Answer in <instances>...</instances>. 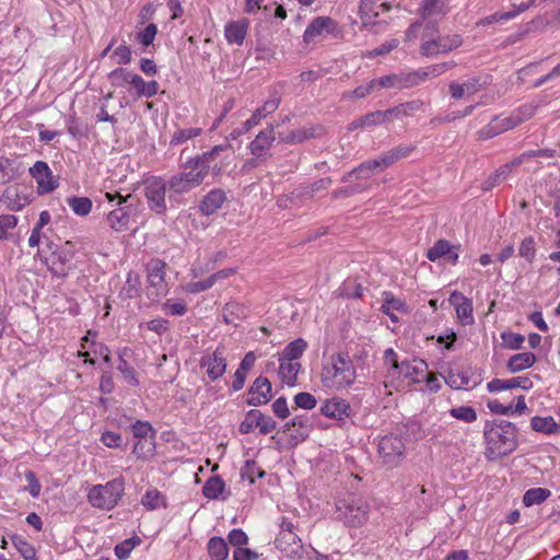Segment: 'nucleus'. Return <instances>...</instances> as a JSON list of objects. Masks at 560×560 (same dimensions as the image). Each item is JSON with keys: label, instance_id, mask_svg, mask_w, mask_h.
<instances>
[{"label": "nucleus", "instance_id": "obj_1", "mask_svg": "<svg viewBox=\"0 0 560 560\" xmlns=\"http://www.w3.org/2000/svg\"><path fill=\"white\" fill-rule=\"evenodd\" d=\"M517 429L509 421L487 422L483 436L487 444L485 455L488 460L511 454L517 447Z\"/></svg>", "mask_w": 560, "mask_h": 560}, {"label": "nucleus", "instance_id": "obj_2", "mask_svg": "<svg viewBox=\"0 0 560 560\" xmlns=\"http://www.w3.org/2000/svg\"><path fill=\"white\" fill-rule=\"evenodd\" d=\"M105 199L114 203L115 208L107 214V223L116 232H124L130 229L131 222H137L141 209V202L135 195H120L118 191L105 192Z\"/></svg>", "mask_w": 560, "mask_h": 560}, {"label": "nucleus", "instance_id": "obj_3", "mask_svg": "<svg viewBox=\"0 0 560 560\" xmlns=\"http://www.w3.org/2000/svg\"><path fill=\"white\" fill-rule=\"evenodd\" d=\"M355 377V368L348 352L331 354L320 374L323 385L336 389L349 387Z\"/></svg>", "mask_w": 560, "mask_h": 560}, {"label": "nucleus", "instance_id": "obj_4", "mask_svg": "<svg viewBox=\"0 0 560 560\" xmlns=\"http://www.w3.org/2000/svg\"><path fill=\"white\" fill-rule=\"evenodd\" d=\"M125 492L122 478H115L104 485L92 486L86 494L88 502L95 509L103 511L113 510Z\"/></svg>", "mask_w": 560, "mask_h": 560}, {"label": "nucleus", "instance_id": "obj_5", "mask_svg": "<svg viewBox=\"0 0 560 560\" xmlns=\"http://www.w3.org/2000/svg\"><path fill=\"white\" fill-rule=\"evenodd\" d=\"M50 254L45 256L44 262L48 270L56 277L65 278L73 268L74 246L71 242H66L58 246L49 242L47 244Z\"/></svg>", "mask_w": 560, "mask_h": 560}, {"label": "nucleus", "instance_id": "obj_6", "mask_svg": "<svg viewBox=\"0 0 560 560\" xmlns=\"http://www.w3.org/2000/svg\"><path fill=\"white\" fill-rule=\"evenodd\" d=\"M436 32L438 30L434 24H427L425 33L422 37V43L420 46V54L423 57H434L440 54H447L462 46L463 39L458 34L438 36L436 38L425 39L427 36Z\"/></svg>", "mask_w": 560, "mask_h": 560}, {"label": "nucleus", "instance_id": "obj_7", "mask_svg": "<svg viewBox=\"0 0 560 560\" xmlns=\"http://www.w3.org/2000/svg\"><path fill=\"white\" fill-rule=\"evenodd\" d=\"M168 189L166 180L159 176H151L143 183L144 196L149 208L156 214H163L167 210L166 191Z\"/></svg>", "mask_w": 560, "mask_h": 560}, {"label": "nucleus", "instance_id": "obj_8", "mask_svg": "<svg viewBox=\"0 0 560 560\" xmlns=\"http://www.w3.org/2000/svg\"><path fill=\"white\" fill-rule=\"evenodd\" d=\"M368 504L361 500H343L337 503V517L348 526L362 525L368 518Z\"/></svg>", "mask_w": 560, "mask_h": 560}, {"label": "nucleus", "instance_id": "obj_9", "mask_svg": "<svg viewBox=\"0 0 560 560\" xmlns=\"http://www.w3.org/2000/svg\"><path fill=\"white\" fill-rule=\"evenodd\" d=\"M377 452L384 465L389 467L397 466L405 452L404 441L396 435L383 436L378 441Z\"/></svg>", "mask_w": 560, "mask_h": 560}, {"label": "nucleus", "instance_id": "obj_10", "mask_svg": "<svg viewBox=\"0 0 560 560\" xmlns=\"http://www.w3.org/2000/svg\"><path fill=\"white\" fill-rule=\"evenodd\" d=\"M276 548L292 560H302L307 556L301 538L295 533H279L275 540Z\"/></svg>", "mask_w": 560, "mask_h": 560}, {"label": "nucleus", "instance_id": "obj_11", "mask_svg": "<svg viewBox=\"0 0 560 560\" xmlns=\"http://www.w3.org/2000/svg\"><path fill=\"white\" fill-rule=\"evenodd\" d=\"M341 31L338 23L329 16H317L306 27L304 32V42L311 43L322 35H331L338 37Z\"/></svg>", "mask_w": 560, "mask_h": 560}, {"label": "nucleus", "instance_id": "obj_12", "mask_svg": "<svg viewBox=\"0 0 560 560\" xmlns=\"http://www.w3.org/2000/svg\"><path fill=\"white\" fill-rule=\"evenodd\" d=\"M31 176L37 183L38 194H48L58 187V179L52 175L48 164L44 161H37L30 167Z\"/></svg>", "mask_w": 560, "mask_h": 560}, {"label": "nucleus", "instance_id": "obj_13", "mask_svg": "<svg viewBox=\"0 0 560 560\" xmlns=\"http://www.w3.org/2000/svg\"><path fill=\"white\" fill-rule=\"evenodd\" d=\"M166 262L161 259H152L147 265V276L150 288L154 289L152 294L156 298L165 295L167 292L165 283Z\"/></svg>", "mask_w": 560, "mask_h": 560}, {"label": "nucleus", "instance_id": "obj_14", "mask_svg": "<svg viewBox=\"0 0 560 560\" xmlns=\"http://www.w3.org/2000/svg\"><path fill=\"white\" fill-rule=\"evenodd\" d=\"M275 141V128L272 125H268L248 144V150L252 155H258V158L268 161L271 158L270 149Z\"/></svg>", "mask_w": 560, "mask_h": 560}, {"label": "nucleus", "instance_id": "obj_15", "mask_svg": "<svg viewBox=\"0 0 560 560\" xmlns=\"http://www.w3.org/2000/svg\"><path fill=\"white\" fill-rule=\"evenodd\" d=\"M0 201L11 211H20L30 205L31 198L25 187L11 185L3 190Z\"/></svg>", "mask_w": 560, "mask_h": 560}, {"label": "nucleus", "instance_id": "obj_16", "mask_svg": "<svg viewBox=\"0 0 560 560\" xmlns=\"http://www.w3.org/2000/svg\"><path fill=\"white\" fill-rule=\"evenodd\" d=\"M523 121L518 114H513L509 117H494L479 133L482 139H490L506 130L513 129Z\"/></svg>", "mask_w": 560, "mask_h": 560}, {"label": "nucleus", "instance_id": "obj_17", "mask_svg": "<svg viewBox=\"0 0 560 560\" xmlns=\"http://www.w3.org/2000/svg\"><path fill=\"white\" fill-rule=\"evenodd\" d=\"M200 366L207 369V374L212 381L220 378L226 370L224 351L217 348L211 354L203 355L200 360Z\"/></svg>", "mask_w": 560, "mask_h": 560}, {"label": "nucleus", "instance_id": "obj_18", "mask_svg": "<svg viewBox=\"0 0 560 560\" xmlns=\"http://www.w3.org/2000/svg\"><path fill=\"white\" fill-rule=\"evenodd\" d=\"M271 398V383L267 377H257L248 389L247 405L260 406Z\"/></svg>", "mask_w": 560, "mask_h": 560}, {"label": "nucleus", "instance_id": "obj_19", "mask_svg": "<svg viewBox=\"0 0 560 560\" xmlns=\"http://www.w3.org/2000/svg\"><path fill=\"white\" fill-rule=\"evenodd\" d=\"M450 303L455 307L458 319L463 325L474 323L472 301L460 292L454 291L448 299Z\"/></svg>", "mask_w": 560, "mask_h": 560}, {"label": "nucleus", "instance_id": "obj_20", "mask_svg": "<svg viewBox=\"0 0 560 560\" xmlns=\"http://www.w3.org/2000/svg\"><path fill=\"white\" fill-rule=\"evenodd\" d=\"M248 27L249 21L245 18L236 21H229L224 26V37L226 42L230 45H243Z\"/></svg>", "mask_w": 560, "mask_h": 560}, {"label": "nucleus", "instance_id": "obj_21", "mask_svg": "<svg viewBox=\"0 0 560 560\" xmlns=\"http://www.w3.org/2000/svg\"><path fill=\"white\" fill-rule=\"evenodd\" d=\"M207 167V165L200 166L198 160L192 158L183 164L182 171L177 174L196 188L201 185L208 175Z\"/></svg>", "mask_w": 560, "mask_h": 560}, {"label": "nucleus", "instance_id": "obj_22", "mask_svg": "<svg viewBox=\"0 0 560 560\" xmlns=\"http://www.w3.org/2000/svg\"><path fill=\"white\" fill-rule=\"evenodd\" d=\"M486 83L480 77L470 78L462 84L453 81L450 83V93L454 100H459L465 95L476 94Z\"/></svg>", "mask_w": 560, "mask_h": 560}, {"label": "nucleus", "instance_id": "obj_23", "mask_svg": "<svg viewBox=\"0 0 560 560\" xmlns=\"http://www.w3.org/2000/svg\"><path fill=\"white\" fill-rule=\"evenodd\" d=\"M226 201V194L223 189L214 188L210 190L200 201L199 210L205 215L215 213Z\"/></svg>", "mask_w": 560, "mask_h": 560}, {"label": "nucleus", "instance_id": "obj_24", "mask_svg": "<svg viewBox=\"0 0 560 560\" xmlns=\"http://www.w3.org/2000/svg\"><path fill=\"white\" fill-rule=\"evenodd\" d=\"M351 407L349 402L341 398H331L326 400L320 407V412L335 420H342L350 416Z\"/></svg>", "mask_w": 560, "mask_h": 560}, {"label": "nucleus", "instance_id": "obj_25", "mask_svg": "<svg viewBox=\"0 0 560 560\" xmlns=\"http://www.w3.org/2000/svg\"><path fill=\"white\" fill-rule=\"evenodd\" d=\"M518 387L525 390L530 389L533 387V382L529 377L517 376L510 380L493 378L487 384L489 392H501Z\"/></svg>", "mask_w": 560, "mask_h": 560}, {"label": "nucleus", "instance_id": "obj_26", "mask_svg": "<svg viewBox=\"0 0 560 560\" xmlns=\"http://www.w3.org/2000/svg\"><path fill=\"white\" fill-rule=\"evenodd\" d=\"M166 183L168 186V201L172 206L178 205L182 196L195 188L178 174L171 176Z\"/></svg>", "mask_w": 560, "mask_h": 560}, {"label": "nucleus", "instance_id": "obj_27", "mask_svg": "<svg viewBox=\"0 0 560 560\" xmlns=\"http://www.w3.org/2000/svg\"><path fill=\"white\" fill-rule=\"evenodd\" d=\"M324 133V128L319 125L303 127L288 132L282 141L285 143H302L308 139L320 137Z\"/></svg>", "mask_w": 560, "mask_h": 560}, {"label": "nucleus", "instance_id": "obj_28", "mask_svg": "<svg viewBox=\"0 0 560 560\" xmlns=\"http://www.w3.org/2000/svg\"><path fill=\"white\" fill-rule=\"evenodd\" d=\"M448 12L446 0H424L419 9L423 20L442 19Z\"/></svg>", "mask_w": 560, "mask_h": 560}, {"label": "nucleus", "instance_id": "obj_29", "mask_svg": "<svg viewBox=\"0 0 560 560\" xmlns=\"http://www.w3.org/2000/svg\"><path fill=\"white\" fill-rule=\"evenodd\" d=\"M383 295L384 301L381 311L386 314L392 322L397 323L398 317L394 314V311L408 313L407 304L402 300L395 298L392 292H384Z\"/></svg>", "mask_w": 560, "mask_h": 560}, {"label": "nucleus", "instance_id": "obj_30", "mask_svg": "<svg viewBox=\"0 0 560 560\" xmlns=\"http://www.w3.org/2000/svg\"><path fill=\"white\" fill-rule=\"evenodd\" d=\"M131 86L136 91V95L138 98L140 97H152L159 92V83L155 80L144 81L141 75L135 73V77L131 78Z\"/></svg>", "mask_w": 560, "mask_h": 560}, {"label": "nucleus", "instance_id": "obj_31", "mask_svg": "<svg viewBox=\"0 0 560 560\" xmlns=\"http://www.w3.org/2000/svg\"><path fill=\"white\" fill-rule=\"evenodd\" d=\"M226 150V145H215L210 151H207L201 155H197L194 159L198 160L200 166H208L207 173H209V171L212 170L213 173L218 174L221 172L222 167L218 163H214V160L220 155L221 152H224Z\"/></svg>", "mask_w": 560, "mask_h": 560}, {"label": "nucleus", "instance_id": "obj_32", "mask_svg": "<svg viewBox=\"0 0 560 560\" xmlns=\"http://www.w3.org/2000/svg\"><path fill=\"white\" fill-rule=\"evenodd\" d=\"M536 362V355L532 352H521L512 355L506 368L511 373H517L533 366Z\"/></svg>", "mask_w": 560, "mask_h": 560}, {"label": "nucleus", "instance_id": "obj_33", "mask_svg": "<svg viewBox=\"0 0 560 560\" xmlns=\"http://www.w3.org/2000/svg\"><path fill=\"white\" fill-rule=\"evenodd\" d=\"M279 361V375L281 380L289 386H294L296 383V376L301 370V364L298 361H291L281 358Z\"/></svg>", "mask_w": 560, "mask_h": 560}, {"label": "nucleus", "instance_id": "obj_34", "mask_svg": "<svg viewBox=\"0 0 560 560\" xmlns=\"http://www.w3.org/2000/svg\"><path fill=\"white\" fill-rule=\"evenodd\" d=\"M385 364L390 366L389 373L393 376L396 375H408L409 373V361L405 360L398 362L397 354L393 349H387L384 352Z\"/></svg>", "mask_w": 560, "mask_h": 560}, {"label": "nucleus", "instance_id": "obj_35", "mask_svg": "<svg viewBox=\"0 0 560 560\" xmlns=\"http://www.w3.org/2000/svg\"><path fill=\"white\" fill-rule=\"evenodd\" d=\"M128 349H124L119 353V362L117 365V370L122 374L124 380L127 382L130 386H138L139 380L136 375L135 369L128 363V361L125 359V355L127 354Z\"/></svg>", "mask_w": 560, "mask_h": 560}, {"label": "nucleus", "instance_id": "obj_36", "mask_svg": "<svg viewBox=\"0 0 560 560\" xmlns=\"http://www.w3.org/2000/svg\"><path fill=\"white\" fill-rule=\"evenodd\" d=\"M208 552L212 560H225L229 555L228 544L221 537H212L208 541Z\"/></svg>", "mask_w": 560, "mask_h": 560}, {"label": "nucleus", "instance_id": "obj_37", "mask_svg": "<svg viewBox=\"0 0 560 560\" xmlns=\"http://www.w3.org/2000/svg\"><path fill=\"white\" fill-rule=\"evenodd\" d=\"M307 347V342L302 339L298 338L294 341L290 342L280 354L281 359L291 360V361H298L299 358L302 357L305 349Z\"/></svg>", "mask_w": 560, "mask_h": 560}, {"label": "nucleus", "instance_id": "obj_38", "mask_svg": "<svg viewBox=\"0 0 560 560\" xmlns=\"http://www.w3.org/2000/svg\"><path fill=\"white\" fill-rule=\"evenodd\" d=\"M530 427L534 431L552 434L558 431V424L552 417H533Z\"/></svg>", "mask_w": 560, "mask_h": 560}, {"label": "nucleus", "instance_id": "obj_39", "mask_svg": "<svg viewBox=\"0 0 560 560\" xmlns=\"http://www.w3.org/2000/svg\"><path fill=\"white\" fill-rule=\"evenodd\" d=\"M225 483L219 476L209 478L202 489V493L206 498L215 500L223 492Z\"/></svg>", "mask_w": 560, "mask_h": 560}, {"label": "nucleus", "instance_id": "obj_40", "mask_svg": "<svg viewBox=\"0 0 560 560\" xmlns=\"http://www.w3.org/2000/svg\"><path fill=\"white\" fill-rule=\"evenodd\" d=\"M551 495L550 490L546 488H532L523 495V503L525 506L540 504Z\"/></svg>", "mask_w": 560, "mask_h": 560}, {"label": "nucleus", "instance_id": "obj_41", "mask_svg": "<svg viewBox=\"0 0 560 560\" xmlns=\"http://www.w3.org/2000/svg\"><path fill=\"white\" fill-rule=\"evenodd\" d=\"M11 541L25 560H37L36 550L32 544L19 535H12Z\"/></svg>", "mask_w": 560, "mask_h": 560}, {"label": "nucleus", "instance_id": "obj_42", "mask_svg": "<svg viewBox=\"0 0 560 560\" xmlns=\"http://www.w3.org/2000/svg\"><path fill=\"white\" fill-rule=\"evenodd\" d=\"M131 431L137 440H150L154 441L155 431L152 428L151 423L148 421L137 420L131 424Z\"/></svg>", "mask_w": 560, "mask_h": 560}, {"label": "nucleus", "instance_id": "obj_43", "mask_svg": "<svg viewBox=\"0 0 560 560\" xmlns=\"http://www.w3.org/2000/svg\"><path fill=\"white\" fill-rule=\"evenodd\" d=\"M68 206L77 215H88L93 207L92 200L88 197H70L67 200Z\"/></svg>", "mask_w": 560, "mask_h": 560}, {"label": "nucleus", "instance_id": "obj_44", "mask_svg": "<svg viewBox=\"0 0 560 560\" xmlns=\"http://www.w3.org/2000/svg\"><path fill=\"white\" fill-rule=\"evenodd\" d=\"M202 132V129L201 128H186V129H177L171 140H170V144L171 145H179V144H183L185 142H187L188 140L190 139H194L198 136H200Z\"/></svg>", "mask_w": 560, "mask_h": 560}, {"label": "nucleus", "instance_id": "obj_45", "mask_svg": "<svg viewBox=\"0 0 560 560\" xmlns=\"http://www.w3.org/2000/svg\"><path fill=\"white\" fill-rule=\"evenodd\" d=\"M452 244L446 240H439L435 244L428 249L427 258L430 261H436L438 259L445 257L451 253Z\"/></svg>", "mask_w": 560, "mask_h": 560}, {"label": "nucleus", "instance_id": "obj_46", "mask_svg": "<svg viewBox=\"0 0 560 560\" xmlns=\"http://www.w3.org/2000/svg\"><path fill=\"white\" fill-rule=\"evenodd\" d=\"M140 278L133 272L127 275L126 283L121 289V293L128 299H133L139 295L140 292Z\"/></svg>", "mask_w": 560, "mask_h": 560}, {"label": "nucleus", "instance_id": "obj_47", "mask_svg": "<svg viewBox=\"0 0 560 560\" xmlns=\"http://www.w3.org/2000/svg\"><path fill=\"white\" fill-rule=\"evenodd\" d=\"M133 77L135 73L124 68H117L108 74L112 85L117 88H121L126 83H129L131 85V78Z\"/></svg>", "mask_w": 560, "mask_h": 560}, {"label": "nucleus", "instance_id": "obj_48", "mask_svg": "<svg viewBox=\"0 0 560 560\" xmlns=\"http://www.w3.org/2000/svg\"><path fill=\"white\" fill-rule=\"evenodd\" d=\"M501 339L503 347L511 350L522 349L525 341V337L523 335L512 331H503L501 334Z\"/></svg>", "mask_w": 560, "mask_h": 560}, {"label": "nucleus", "instance_id": "obj_49", "mask_svg": "<svg viewBox=\"0 0 560 560\" xmlns=\"http://www.w3.org/2000/svg\"><path fill=\"white\" fill-rule=\"evenodd\" d=\"M450 415L458 420H462L466 423H471L476 421L477 413L472 407L469 406H460L456 408L450 409Z\"/></svg>", "mask_w": 560, "mask_h": 560}, {"label": "nucleus", "instance_id": "obj_50", "mask_svg": "<svg viewBox=\"0 0 560 560\" xmlns=\"http://www.w3.org/2000/svg\"><path fill=\"white\" fill-rule=\"evenodd\" d=\"M445 383L451 388H454V389H462L465 387H469V386L474 387L475 386V383L472 385H470V380H469L468 375L465 373H458V374L450 373L445 377Z\"/></svg>", "mask_w": 560, "mask_h": 560}, {"label": "nucleus", "instance_id": "obj_51", "mask_svg": "<svg viewBox=\"0 0 560 560\" xmlns=\"http://www.w3.org/2000/svg\"><path fill=\"white\" fill-rule=\"evenodd\" d=\"M141 542L138 536L125 539L115 547V553L119 559H126L129 557L131 550Z\"/></svg>", "mask_w": 560, "mask_h": 560}, {"label": "nucleus", "instance_id": "obj_52", "mask_svg": "<svg viewBox=\"0 0 560 560\" xmlns=\"http://www.w3.org/2000/svg\"><path fill=\"white\" fill-rule=\"evenodd\" d=\"M265 471L257 467L254 460H246L244 467L241 469L242 479H246L249 483H254L256 477H262Z\"/></svg>", "mask_w": 560, "mask_h": 560}, {"label": "nucleus", "instance_id": "obj_53", "mask_svg": "<svg viewBox=\"0 0 560 560\" xmlns=\"http://www.w3.org/2000/svg\"><path fill=\"white\" fill-rule=\"evenodd\" d=\"M154 447V441L138 440L133 445L132 453L137 456V458L144 459L153 454Z\"/></svg>", "mask_w": 560, "mask_h": 560}, {"label": "nucleus", "instance_id": "obj_54", "mask_svg": "<svg viewBox=\"0 0 560 560\" xmlns=\"http://www.w3.org/2000/svg\"><path fill=\"white\" fill-rule=\"evenodd\" d=\"M258 417L259 416H258L257 409L249 410L246 413L245 419L240 424V428H238L240 432L242 434H247V433L252 432L254 428H258V424H259Z\"/></svg>", "mask_w": 560, "mask_h": 560}, {"label": "nucleus", "instance_id": "obj_55", "mask_svg": "<svg viewBox=\"0 0 560 560\" xmlns=\"http://www.w3.org/2000/svg\"><path fill=\"white\" fill-rule=\"evenodd\" d=\"M294 404L299 408L312 410L316 407L317 401L312 394L302 392L294 396Z\"/></svg>", "mask_w": 560, "mask_h": 560}, {"label": "nucleus", "instance_id": "obj_56", "mask_svg": "<svg viewBox=\"0 0 560 560\" xmlns=\"http://www.w3.org/2000/svg\"><path fill=\"white\" fill-rule=\"evenodd\" d=\"M518 254L525 258L528 262H532L535 258L536 249L533 237H526L520 245Z\"/></svg>", "mask_w": 560, "mask_h": 560}, {"label": "nucleus", "instance_id": "obj_57", "mask_svg": "<svg viewBox=\"0 0 560 560\" xmlns=\"http://www.w3.org/2000/svg\"><path fill=\"white\" fill-rule=\"evenodd\" d=\"M14 178L12 162L7 158H0V184H7Z\"/></svg>", "mask_w": 560, "mask_h": 560}, {"label": "nucleus", "instance_id": "obj_58", "mask_svg": "<svg viewBox=\"0 0 560 560\" xmlns=\"http://www.w3.org/2000/svg\"><path fill=\"white\" fill-rule=\"evenodd\" d=\"M18 224V218L13 214L0 215V240L8 237V231L14 229Z\"/></svg>", "mask_w": 560, "mask_h": 560}, {"label": "nucleus", "instance_id": "obj_59", "mask_svg": "<svg viewBox=\"0 0 560 560\" xmlns=\"http://www.w3.org/2000/svg\"><path fill=\"white\" fill-rule=\"evenodd\" d=\"M161 501L162 495L156 489L148 490L141 500L142 504L150 510L156 509L161 504Z\"/></svg>", "mask_w": 560, "mask_h": 560}, {"label": "nucleus", "instance_id": "obj_60", "mask_svg": "<svg viewBox=\"0 0 560 560\" xmlns=\"http://www.w3.org/2000/svg\"><path fill=\"white\" fill-rule=\"evenodd\" d=\"M156 33L158 26L151 23L147 25V27L138 34V39L143 46L148 47L153 43Z\"/></svg>", "mask_w": 560, "mask_h": 560}, {"label": "nucleus", "instance_id": "obj_61", "mask_svg": "<svg viewBox=\"0 0 560 560\" xmlns=\"http://www.w3.org/2000/svg\"><path fill=\"white\" fill-rule=\"evenodd\" d=\"M229 542L237 548L247 545L248 537L246 533L240 528L232 529L228 535Z\"/></svg>", "mask_w": 560, "mask_h": 560}, {"label": "nucleus", "instance_id": "obj_62", "mask_svg": "<svg viewBox=\"0 0 560 560\" xmlns=\"http://www.w3.org/2000/svg\"><path fill=\"white\" fill-rule=\"evenodd\" d=\"M258 416H259L258 417V421H259L258 428H259V432L261 434H268L276 429L277 423L270 416H266L262 412H260L259 410H258Z\"/></svg>", "mask_w": 560, "mask_h": 560}, {"label": "nucleus", "instance_id": "obj_63", "mask_svg": "<svg viewBox=\"0 0 560 560\" xmlns=\"http://www.w3.org/2000/svg\"><path fill=\"white\" fill-rule=\"evenodd\" d=\"M26 481L28 482L27 491L33 498H38L42 486L36 478V475L32 470H27L24 474Z\"/></svg>", "mask_w": 560, "mask_h": 560}, {"label": "nucleus", "instance_id": "obj_64", "mask_svg": "<svg viewBox=\"0 0 560 560\" xmlns=\"http://www.w3.org/2000/svg\"><path fill=\"white\" fill-rule=\"evenodd\" d=\"M101 441L107 447L117 448L120 446L122 439L117 432L105 431L101 436Z\"/></svg>", "mask_w": 560, "mask_h": 560}]
</instances>
